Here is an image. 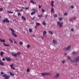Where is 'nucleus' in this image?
Masks as SVG:
<instances>
[{"label":"nucleus","mask_w":79,"mask_h":79,"mask_svg":"<svg viewBox=\"0 0 79 79\" xmlns=\"http://www.w3.org/2000/svg\"><path fill=\"white\" fill-rule=\"evenodd\" d=\"M11 69H15V68L14 67H12Z\"/></svg>","instance_id":"51"},{"label":"nucleus","mask_w":79,"mask_h":79,"mask_svg":"<svg viewBox=\"0 0 79 79\" xmlns=\"http://www.w3.org/2000/svg\"><path fill=\"white\" fill-rule=\"evenodd\" d=\"M3 44L4 45V46H5L6 47H9V46H10L9 44H6L4 43Z\"/></svg>","instance_id":"20"},{"label":"nucleus","mask_w":79,"mask_h":79,"mask_svg":"<svg viewBox=\"0 0 79 79\" xmlns=\"http://www.w3.org/2000/svg\"><path fill=\"white\" fill-rule=\"evenodd\" d=\"M5 60V59L4 58L2 59V61H4Z\"/></svg>","instance_id":"46"},{"label":"nucleus","mask_w":79,"mask_h":79,"mask_svg":"<svg viewBox=\"0 0 79 79\" xmlns=\"http://www.w3.org/2000/svg\"><path fill=\"white\" fill-rule=\"evenodd\" d=\"M51 12L52 13H53L54 12V9H53V8H51Z\"/></svg>","instance_id":"23"},{"label":"nucleus","mask_w":79,"mask_h":79,"mask_svg":"<svg viewBox=\"0 0 79 79\" xmlns=\"http://www.w3.org/2000/svg\"><path fill=\"white\" fill-rule=\"evenodd\" d=\"M31 47V46L29 44H27V48H29Z\"/></svg>","instance_id":"40"},{"label":"nucleus","mask_w":79,"mask_h":79,"mask_svg":"<svg viewBox=\"0 0 79 79\" xmlns=\"http://www.w3.org/2000/svg\"><path fill=\"white\" fill-rule=\"evenodd\" d=\"M0 65H1V66H4V65H5L4 64V63H3L2 60H1L0 61Z\"/></svg>","instance_id":"9"},{"label":"nucleus","mask_w":79,"mask_h":79,"mask_svg":"<svg viewBox=\"0 0 79 79\" xmlns=\"http://www.w3.org/2000/svg\"><path fill=\"white\" fill-rule=\"evenodd\" d=\"M22 8L23 9H26V10H29V8H27V7L24 8L23 7H22Z\"/></svg>","instance_id":"30"},{"label":"nucleus","mask_w":79,"mask_h":79,"mask_svg":"<svg viewBox=\"0 0 79 79\" xmlns=\"http://www.w3.org/2000/svg\"><path fill=\"white\" fill-rule=\"evenodd\" d=\"M3 77H5L4 79H8L10 78V76L6 74H5L3 76Z\"/></svg>","instance_id":"3"},{"label":"nucleus","mask_w":79,"mask_h":79,"mask_svg":"<svg viewBox=\"0 0 79 79\" xmlns=\"http://www.w3.org/2000/svg\"><path fill=\"white\" fill-rule=\"evenodd\" d=\"M12 55L13 56H15V57H16V53H15V52H13L12 53Z\"/></svg>","instance_id":"13"},{"label":"nucleus","mask_w":79,"mask_h":79,"mask_svg":"<svg viewBox=\"0 0 79 79\" xmlns=\"http://www.w3.org/2000/svg\"><path fill=\"white\" fill-rule=\"evenodd\" d=\"M71 30L72 31H74V29L73 28H72Z\"/></svg>","instance_id":"50"},{"label":"nucleus","mask_w":79,"mask_h":79,"mask_svg":"<svg viewBox=\"0 0 79 79\" xmlns=\"http://www.w3.org/2000/svg\"><path fill=\"white\" fill-rule=\"evenodd\" d=\"M29 32H32V30L31 29H29Z\"/></svg>","instance_id":"28"},{"label":"nucleus","mask_w":79,"mask_h":79,"mask_svg":"<svg viewBox=\"0 0 79 79\" xmlns=\"http://www.w3.org/2000/svg\"><path fill=\"white\" fill-rule=\"evenodd\" d=\"M71 8H72L73 9V8H74V6H71Z\"/></svg>","instance_id":"49"},{"label":"nucleus","mask_w":79,"mask_h":79,"mask_svg":"<svg viewBox=\"0 0 79 79\" xmlns=\"http://www.w3.org/2000/svg\"><path fill=\"white\" fill-rule=\"evenodd\" d=\"M64 15H65V16H67V15H68V13H65L64 14Z\"/></svg>","instance_id":"43"},{"label":"nucleus","mask_w":79,"mask_h":79,"mask_svg":"<svg viewBox=\"0 0 79 79\" xmlns=\"http://www.w3.org/2000/svg\"><path fill=\"white\" fill-rule=\"evenodd\" d=\"M9 40L10 42V43H13V41L12 40H11V39H9Z\"/></svg>","instance_id":"29"},{"label":"nucleus","mask_w":79,"mask_h":79,"mask_svg":"<svg viewBox=\"0 0 79 79\" xmlns=\"http://www.w3.org/2000/svg\"><path fill=\"white\" fill-rule=\"evenodd\" d=\"M60 76V74L57 73L56 74V76H55L56 77H58Z\"/></svg>","instance_id":"22"},{"label":"nucleus","mask_w":79,"mask_h":79,"mask_svg":"<svg viewBox=\"0 0 79 79\" xmlns=\"http://www.w3.org/2000/svg\"><path fill=\"white\" fill-rule=\"evenodd\" d=\"M7 12L8 13H10L11 14H12L13 13V12H11V11H7Z\"/></svg>","instance_id":"24"},{"label":"nucleus","mask_w":79,"mask_h":79,"mask_svg":"<svg viewBox=\"0 0 79 79\" xmlns=\"http://www.w3.org/2000/svg\"><path fill=\"white\" fill-rule=\"evenodd\" d=\"M52 42L54 44H57V41H56V40H55L54 39L52 40Z\"/></svg>","instance_id":"8"},{"label":"nucleus","mask_w":79,"mask_h":79,"mask_svg":"<svg viewBox=\"0 0 79 79\" xmlns=\"http://www.w3.org/2000/svg\"><path fill=\"white\" fill-rule=\"evenodd\" d=\"M36 26H40V23L36 22Z\"/></svg>","instance_id":"25"},{"label":"nucleus","mask_w":79,"mask_h":79,"mask_svg":"<svg viewBox=\"0 0 79 79\" xmlns=\"http://www.w3.org/2000/svg\"><path fill=\"white\" fill-rule=\"evenodd\" d=\"M1 74H5V73H4L3 72H1Z\"/></svg>","instance_id":"47"},{"label":"nucleus","mask_w":79,"mask_h":79,"mask_svg":"<svg viewBox=\"0 0 79 79\" xmlns=\"http://www.w3.org/2000/svg\"><path fill=\"white\" fill-rule=\"evenodd\" d=\"M73 53L74 55H77V54H78V52H73Z\"/></svg>","instance_id":"18"},{"label":"nucleus","mask_w":79,"mask_h":79,"mask_svg":"<svg viewBox=\"0 0 79 79\" xmlns=\"http://www.w3.org/2000/svg\"><path fill=\"white\" fill-rule=\"evenodd\" d=\"M35 13V11L32 12L31 13V16H32V15H34Z\"/></svg>","instance_id":"21"},{"label":"nucleus","mask_w":79,"mask_h":79,"mask_svg":"<svg viewBox=\"0 0 79 79\" xmlns=\"http://www.w3.org/2000/svg\"><path fill=\"white\" fill-rule=\"evenodd\" d=\"M10 30L12 32L11 33L12 35H14V37H17V35L15 34V31H13V30L12 29L10 28Z\"/></svg>","instance_id":"2"},{"label":"nucleus","mask_w":79,"mask_h":79,"mask_svg":"<svg viewBox=\"0 0 79 79\" xmlns=\"http://www.w3.org/2000/svg\"><path fill=\"white\" fill-rule=\"evenodd\" d=\"M23 11V10H22V9H21V10H20V11Z\"/></svg>","instance_id":"58"},{"label":"nucleus","mask_w":79,"mask_h":79,"mask_svg":"<svg viewBox=\"0 0 79 79\" xmlns=\"http://www.w3.org/2000/svg\"><path fill=\"white\" fill-rule=\"evenodd\" d=\"M72 21V19H70V21Z\"/></svg>","instance_id":"55"},{"label":"nucleus","mask_w":79,"mask_h":79,"mask_svg":"<svg viewBox=\"0 0 79 79\" xmlns=\"http://www.w3.org/2000/svg\"><path fill=\"white\" fill-rule=\"evenodd\" d=\"M14 65V64H13L10 65V67H11V68H13V66Z\"/></svg>","instance_id":"35"},{"label":"nucleus","mask_w":79,"mask_h":79,"mask_svg":"<svg viewBox=\"0 0 79 79\" xmlns=\"http://www.w3.org/2000/svg\"><path fill=\"white\" fill-rule=\"evenodd\" d=\"M37 26L38 25H36L35 26V29H37Z\"/></svg>","instance_id":"52"},{"label":"nucleus","mask_w":79,"mask_h":79,"mask_svg":"<svg viewBox=\"0 0 79 79\" xmlns=\"http://www.w3.org/2000/svg\"><path fill=\"white\" fill-rule=\"evenodd\" d=\"M54 16L55 18H56V17H57V15L56 14H54Z\"/></svg>","instance_id":"39"},{"label":"nucleus","mask_w":79,"mask_h":79,"mask_svg":"<svg viewBox=\"0 0 79 79\" xmlns=\"http://www.w3.org/2000/svg\"><path fill=\"white\" fill-rule=\"evenodd\" d=\"M37 11H36V12H37Z\"/></svg>","instance_id":"62"},{"label":"nucleus","mask_w":79,"mask_h":79,"mask_svg":"<svg viewBox=\"0 0 79 79\" xmlns=\"http://www.w3.org/2000/svg\"><path fill=\"white\" fill-rule=\"evenodd\" d=\"M48 32L49 33V34H53V32L51 31H48Z\"/></svg>","instance_id":"27"},{"label":"nucleus","mask_w":79,"mask_h":79,"mask_svg":"<svg viewBox=\"0 0 79 79\" xmlns=\"http://www.w3.org/2000/svg\"><path fill=\"white\" fill-rule=\"evenodd\" d=\"M73 18L74 19H76V17H73Z\"/></svg>","instance_id":"53"},{"label":"nucleus","mask_w":79,"mask_h":79,"mask_svg":"<svg viewBox=\"0 0 79 79\" xmlns=\"http://www.w3.org/2000/svg\"><path fill=\"white\" fill-rule=\"evenodd\" d=\"M23 42L21 41L19 43V44H20V45H23Z\"/></svg>","instance_id":"31"},{"label":"nucleus","mask_w":79,"mask_h":79,"mask_svg":"<svg viewBox=\"0 0 79 79\" xmlns=\"http://www.w3.org/2000/svg\"><path fill=\"white\" fill-rule=\"evenodd\" d=\"M42 24H43V25H44V26L46 25V24H45V21H43V22Z\"/></svg>","instance_id":"34"},{"label":"nucleus","mask_w":79,"mask_h":79,"mask_svg":"<svg viewBox=\"0 0 79 79\" xmlns=\"http://www.w3.org/2000/svg\"><path fill=\"white\" fill-rule=\"evenodd\" d=\"M0 42H5V39L2 40L1 39H0Z\"/></svg>","instance_id":"14"},{"label":"nucleus","mask_w":79,"mask_h":79,"mask_svg":"<svg viewBox=\"0 0 79 79\" xmlns=\"http://www.w3.org/2000/svg\"><path fill=\"white\" fill-rule=\"evenodd\" d=\"M38 17L39 18H40L41 17H42V14H41L40 15H39L38 16Z\"/></svg>","instance_id":"33"},{"label":"nucleus","mask_w":79,"mask_h":79,"mask_svg":"<svg viewBox=\"0 0 79 79\" xmlns=\"http://www.w3.org/2000/svg\"><path fill=\"white\" fill-rule=\"evenodd\" d=\"M45 35H47V31H44L43 34V37H44Z\"/></svg>","instance_id":"10"},{"label":"nucleus","mask_w":79,"mask_h":79,"mask_svg":"<svg viewBox=\"0 0 79 79\" xmlns=\"http://www.w3.org/2000/svg\"><path fill=\"white\" fill-rule=\"evenodd\" d=\"M2 22L3 23H6H6H9V22H10V21H9V20H8L7 18H6L5 19H4L2 20Z\"/></svg>","instance_id":"6"},{"label":"nucleus","mask_w":79,"mask_h":79,"mask_svg":"<svg viewBox=\"0 0 79 79\" xmlns=\"http://www.w3.org/2000/svg\"><path fill=\"white\" fill-rule=\"evenodd\" d=\"M10 74V75L11 76H14L15 74H14V73H12V72H10L9 73Z\"/></svg>","instance_id":"15"},{"label":"nucleus","mask_w":79,"mask_h":79,"mask_svg":"<svg viewBox=\"0 0 79 79\" xmlns=\"http://www.w3.org/2000/svg\"><path fill=\"white\" fill-rule=\"evenodd\" d=\"M70 48H71V45H69L66 48L64 49V50H69Z\"/></svg>","instance_id":"7"},{"label":"nucleus","mask_w":79,"mask_h":79,"mask_svg":"<svg viewBox=\"0 0 79 79\" xmlns=\"http://www.w3.org/2000/svg\"><path fill=\"white\" fill-rule=\"evenodd\" d=\"M1 18V16H0V18Z\"/></svg>","instance_id":"61"},{"label":"nucleus","mask_w":79,"mask_h":79,"mask_svg":"<svg viewBox=\"0 0 79 79\" xmlns=\"http://www.w3.org/2000/svg\"><path fill=\"white\" fill-rule=\"evenodd\" d=\"M24 3H26V1H24Z\"/></svg>","instance_id":"60"},{"label":"nucleus","mask_w":79,"mask_h":79,"mask_svg":"<svg viewBox=\"0 0 79 79\" xmlns=\"http://www.w3.org/2000/svg\"><path fill=\"white\" fill-rule=\"evenodd\" d=\"M50 73H41V75L42 76H48L49 75H50Z\"/></svg>","instance_id":"4"},{"label":"nucleus","mask_w":79,"mask_h":79,"mask_svg":"<svg viewBox=\"0 0 79 79\" xmlns=\"http://www.w3.org/2000/svg\"><path fill=\"white\" fill-rule=\"evenodd\" d=\"M47 16H48V15H46V16L45 17V18H47Z\"/></svg>","instance_id":"56"},{"label":"nucleus","mask_w":79,"mask_h":79,"mask_svg":"<svg viewBox=\"0 0 79 79\" xmlns=\"http://www.w3.org/2000/svg\"><path fill=\"white\" fill-rule=\"evenodd\" d=\"M15 12H17V11H20V10L17 9L15 10Z\"/></svg>","instance_id":"38"},{"label":"nucleus","mask_w":79,"mask_h":79,"mask_svg":"<svg viewBox=\"0 0 79 79\" xmlns=\"http://www.w3.org/2000/svg\"><path fill=\"white\" fill-rule=\"evenodd\" d=\"M33 0H31V3H32L33 4H34L35 2H34L33 1Z\"/></svg>","instance_id":"26"},{"label":"nucleus","mask_w":79,"mask_h":79,"mask_svg":"<svg viewBox=\"0 0 79 79\" xmlns=\"http://www.w3.org/2000/svg\"><path fill=\"white\" fill-rule=\"evenodd\" d=\"M42 11L43 13H44V12L45 11V10H44V9H42Z\"/></svg>","instance_id":"42"},{"label":"nucleus","mask_w":79,"mask_h":79,"mask_svg":"<svg viewBox=\"0 0 79 79\" xmlns=\"http://www.w3.org/2000/svg\"><path fill=\"white\" fill-rule=\"evenodd\" d=\"M67 55V53H65V55Z\"/></svg>","instance_id":"59"},{"label":"nucleus","mask_w":79,"mask_h":79,"mask_svg":"<svg viewBox=\"0 0 79 79\" xmlns=\"http://www.w3.org/2000/svg\"><path fill=\"white\" fill-rule=\"evenodd\" d=\"M63 22H62L61 23L60 21L58 22H57V25L59 26L60 27H61L62 26H63Z\"/></svg>","instance_id":"5"},{"label":"nucleus","mask_w":79,"mask_h":79,"mask_svg":"<svg viewBox=\"0 0 79 79\" xmlns=\"http://www.w3.org/2000/svg\"><path fill=\"white\" fill-rule=\"evenodd\" d=\"M42 7V6H39V8H41V7Z\"/></svg>","instance_id":"48"},{"label":"nucleus","mask_w":79,"mask_h":79,"mask_svg":"<svg viewBox=\"0 0 79 79\" xmlns=\"http://www.w3.org/2000/svg\"><path fill=\"white\" fill-rule=\"evenodd\" d=\"M32 11H35V9H33L32 10Z\"/></svg>","instance_id":"54"},{"label":"nucleus","mask_w":79,"mask_h":79,"mask_svg":"<svg viewBox=\"0 0 79 79\" xmlns=\"http://www.w3.org/2000/svg\"><path fill=\"white\" fill-rule=\"evenodd\" d=\"M5 59L7 61H11V59L9 58L6 57Z\"/></svg>","instance_id":"11"},{"label":"nucleus","mask_w":79,"mask_h":79,"mask_svg":"<svg viewBox=\"0 0 79 79\" xmlns=\"http://www.w3.org/2000/svg\"><path fill=\"white\" fill-rule=\"evenodd\" d=\"M3 8L2 7L0 9V12L2 11H3Z\"/></svg>","instance_id":"37"},{"label":"nucleus","mask_w":79,"mask_h":79,"mask_svg":"<svg viewBox=\"0 0 79 79\" xmlns=\"http://www.w3.org/2000/svg\"><path fill=\"white\" fill-rule=\"evenodd\" d=\"M4 54V52H0V55L1 56H3V55Z\"/></svg>","instance_id":"19"},{"label":"nucleus","mask_w":79,"mask_h":79,"mask_svg":"<svg viewBox=\"0 0 79 79\" xmlns=\"http://www.w3.org/2000/svg\"><path fill=\"white\" fill-rule=\"evenodd\" d=\"M35 16H34V17L31 18V19H32V20H34V19H35Z\"/></svg>","instance_id":"36"},{"label":"nucleus","mask_w":79,"mask_h":79,"mask_svg":"<svg viewBox=\"0 0 79 79\" xmlns=\"http://www.w3.org/2000/svg\"><path fill=\"white\" fill-rule=\"evenodd\" d=\"M21 18L24 21H25V20H26V18H25V17H24V16H22Z\"/></svg>","instance_id":"17"},{"label":"nucleus","mask_w":79,"mask_h":79,"mask_svg":"<svg viewBox=\"0 0 79 79\" xmlns=\"http://www.w3.org/2000/svg\"><path fill=\"white\" fill-rule=\"evenodd\" d=\"M18 15L19 16H20V15H21V13H19L18 14Z\"/></svg>","instance_id":"41"},{"label":"nucleus","mask_w":79,"mask_h":79,"mask_svg":"<svg viewBox=\"0 0 79 79\" xmlns=\"http://www.w3.org/2000/svg\"><path fill=\"white\" fill-rule=\"evenodd\" d=\"M14 43H15V44H17V43H16V41H14Z\"/></svg>","instance_id":"57"},{"label":"nucleus","mask_w":79,"mask_h":79,"mask_svg":"<svg viewBox=\"0 0 79 79\" xmlns=\"http://www.w3.org/2000/svg\"><path fill=\"white\" fill-rule=\"evenodd\" d=\"M21 54V52H19L16 53V57H17V56H18V55H19Z\"/></svg>","instance_id":"16"},{"label":"nucleus","mask_w":79,"mask_h":79,"mask_svg":"<svg viewBox=\"0 0 79 79\" xmlns=\"http://www.w3.org/2000/svg\"><path fill=\"white\" fill-rule=\"evenodd\" d=\"M30 71V70L29 68H27V73H29V72Z\"/></svg>","instance_id":"32"},{"label":"nucleus","mask_w":79,"mask_h":79,"mask_svg":"<svg viewBox=\"0 0 79 79\" xmlns=\"http://www.w3.org/2000/svg\"><path fill=\"white\" fill-rule=\"evenodd\" d=\"M59 19L60 21H61V20H62V19H63V18H59Z\"/></svg>","instance_id":"44"},{"label":"nucleus","mask_w":79,"mask_h":79,"mask_svg":"<svg viewBox=\"0 0 79 79\" xmlns=\"http://www.w3.org/2000/svg\"><path fill=\"white\" fill-rule=\"evenodd\" d=\"M53 3H54V1H52L51 6H52V7H53L54 6V5H53Z\"/></svg>","instance_id":"12"},{"label":"nucleus","mask_w":79,"mask_h":79,"mask_svg":"<svg viewBox=\"0 0 79 79\" xmlns=\"http://www.w3.org/2000/svg\"><path fill=\"white\" fill-rule=\"evenodd\" d=\"M62 63L63 64L64 63H65V60H64L63 61H62Z\"/></svg>","instance_id":"45"},{"label":"nucleus","mask_w":79,"mask_h":79,"mask_svg":"<svg viewBox=\"0 0 79 79\" xmlns=\"http://www.w3.org/2000/svg\"><path fill=\"white\" fill-rule=\"evenodd\" d=\"M67 58H68V59L69 60H70V61H72V62H77V61H79V56L76 57V58H75L76 61H75L74 60H73V61H72L71 58L69 56H68Z\"/></svg>","instance_id":"1"}]
</instances>
